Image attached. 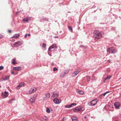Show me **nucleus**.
I'll return each mask as SVG.
<instances>
[{
	"instance_id": "1",
	"label": "nucleus",
	"mask_w": 121,
	"mask_h": 121,
	"mask_svg": "<svg viewBox=\"0 0 121 121\" xmlns=\"http://www.w3.org/2000/svg\"><path fill=\"white\" fill-rule=\"evenodd\" d=\"M94 33L95 39L96 40L99 39L102 37V36L101 33L99 31L95 30Z\"/></svg>"
},
{
	"instance_id": "2",
	"label": "nucleus",
	"mask_w": 121,
	"mask_h": 121,
	"mask_svg": "<svg viewBox=\"0 0 121 121\" xmlns=\"http://www.w3.org/2000/svg\"><path fill=\"white\" fill-rule=\"evenodd\" d=\"M37 96V95L36 94L32 96L30 99V103L33 104L35 101V98Z\"/></svg>"
},
{
	"instance_id": "3",
	"label": "nucleus",
	"mask_w": 121,
	"mask_h": 121,
	"mask_svg": "<svg viewBox=\"0 0 121 121\" xmlns=\"http://www.w3.org/2000/svg\"><path fill=\"white\" fill-rule=\"evenodd\" d=\"M108 52L111 53H114L116 52L117 50L113 48H109L107 50Z\"/></svg>"
},
{
	"instance_id": "4",
	"label": "nucleus",
	"mask_w": 121,
	"mask_h": 121,
	"mask_svg": "<svg viewBox=\"0 0 121 121\" xmlns=\"http://www.w3.org/2000/svg\"><path fill=\"white\" fill-rule=\"evenodd\" d=\"M80 71V70L79 69H78L76 70L75 72L72 74V76L74 77Z\"/></svg>"
},
{
	"instance_id": "5",
	"label": "nucleus",
	"mask_w": 121,
	"mask_h": 121,
	"mask_svg": "<svg viewBox=\"0 0 121 121\" xmlns=\"http://www.w3.org/2000/svg\"><path fill=\"white\" fill-rule=\"evenodd\" d=\"M80 71V70L79 69H78L76 70L75 72L72 74V76L74 77Z\"/></svg>"
},
{
	"instance_id": "6",
	"label": "nucleus",
	"mask_w": 121,
	"mask_h": 121,
	"mask_svg": "<svg viewBox=\"0 0 121 121\" xmlns=\"http://www.w3.org/2000/svg\"><path fill=\"white\" fill-rule=\"evenodd\" d=\"M80 71V70L79 69H78L76 70L75 72L72 74V76L74 77Z\"/></svg>"
},
{
	"instance_id": "7",
	"label": "nucleus",
	"mask_w": 121,
	"mask_h": 121,
	"mask_svg": "<svg viewBox=\"0 0 121 121\" xmlns=\"http://www.w3.org/2000/svg\"><path fill=\"white\" fill-rule=\"evenodd\" d=\"M55 48H56V45L55 44H53L49 48L48 50L50 52L52 51H53V49Z\"/></svg>"
},
{
	"instance_id": "8",
	"label": "nucleus",
	"mask_w": 121,
	"mask_h": 121,
	"mask_svg": "<svg viewBox=\"0 0 121 121\" xmlns=\"http://www.w3.org/2000/svg\"><path fill=\"white\" fill-rule=\"evenodd\" d=\"M53 101L55 103L58 104L61 102V100L60 99L55 98V99L53 100Z\"/></svg>"
},
{
	"instance_id": "9",
	"label": "nucleus",
	"mask_w": 121,
	"mask_h": 121,
	"mask_svg": "<svg viewBox=\"0 0 121 121\" xmlns=\"http://www.w3.org/2000/svg\"><path fill=\"white\" fill-rule=\"evenodd\" d=\"M10 76H5L4 77H3L1 79H0V81H5L6 80H8L9 79Z\"/></svg>"
},
{
	"instance_id": "10",
	"label": "nucleus",
	"mask_w": 121,
	"mask_h": 121,
	"mask_svg": "<svg viewBox=\"0 0 121 121\" xmlns=\"http://www.w3.org/2000/svg\"><path fill=\"white\" fill-rule=\"evenodd\" d=\"M58 96V94L56 92H54L52 95V98H56Z\"/></svg>"
},
{
	"instance_id": "11",
	"label": "nucleus",
	"mask_w": 121,
	"mask_h": 121,
	"mask_svg": "<svg viewBox=\"0 0 121 121\" xmlns=\"http://www.w3.org/2000/svg\"><path fill=\"white\" fill-rule=\"evenodd\" d=\"M98 101L97 99L92 100L91 102V104L92 105L94 106L96 104Z\"/></svg>"
},
{
	"instance_id": "12",
	"label": "nucleus",
	"mask_w": 121,
	"mask_h": 121,
	"mask_svg": "<svg viewBox=\"0 0 121 121\" xmlns=\"http://www.w3.org/2000/svg\"><path fill=\"white\" fill-rule=\"evenodd\" d=\"M37 90V89L36 88H33L30 89L29 91V93L30 94L33 93Z\"/></svg>"
},
{
	"instance_id": "13",
	"label": "nucleus",
	"mask_w": 121,
	"mask_h": 121,
	"mask_svg": "<svg viewBox=\"0 0 121 121\" xmlns=\"http://www.w3.org/2000/svg\"><path fill=\"white\" fill-rule=\"evenodd\" d=\"M120 105V104L119 102H116L114 104V105L116 108H119V106Z\"/></svg>"
},
{
	"instance_id": "14",
	"label": "nucleus",
	"mask_w": 121,
	"mask_h": 121,
	"mask_svg": "<svg viewBox=\"0 0 121 121\" xmlns=\"http://www.w3.org/2000/svg\"><path fill=\"white\" fill-rule=\"evenodd\" d=\"M81 110V109L80 107H78L73 109V111L75 112L80 111Z\"/></svg>"
},
{
	"instance_id": "15",
	"label": "nucleus",
	"mask_w": 121,
	"mask_h": 121,
	"mask_svg": "<svg viewBox=\"0 0 121 121\" xmlns=\"http://www.w3.org/2000/svg\"><path fill=\"white\" fill-rule=\"evenodd\" d=\"M22 44L21 43L20 41L15 43L13 44V46H15V47H17L20 45Z\"/></svg>"
},
{
	"instance_id": "16",
	"label": "nucleus",
	"mask_w": 121,
	"mask_h": 121,
	"mask_svg": "<svg viewBox=\"0 0 121 121\" xmlns=\"http://www.w3.org/2000/svg\"><path fill=\"white\" fill-rule=\"evenodd\" d=\"M21 68L20 67H14L13 68V69L16 71H20L21 69Z\"/></svg>"
},
{
	"instance_id": "17",
	"label": "nucleus",
	"mask_w": 121,
	"mask_h": 121,
	"mask_svg": "<svg viewBox=\"0 0 121 121\" xmlns=\"http://www.w3.org/2000/svg\"><path fill=\"white\" fill-rule=\"evenodd\" d=\"M50 94L49 93H48L45 95V97L44 98V100H46L49 98L50 96Z\"/></svg>"
},
{
	"instance_id": "18",
	"label": "nucleus",
	"mask_w": 121,
	"mask_h": 121,
	"mask_svg": "<svg viewBox=\"0 0 121 121\" xmlns=\"http://www.w3.org/2000/svg\"><path fill=\"white\" fill-rule=\"evenodd\" d=\"M24 85V84L23 83H21L17 87V89H19L20 87Z\"/></svg>"
},
{
	"instance_id": "19",
	"label": "nucleus",
	"mask_w": 121,
	"mask_h": 121,
	"mask_svg": "<svg viewBox=\"0 0 121 121\" xmlns=\"http://www.w3.org/2000/svg\"><path fill=\"white\" fill-rule=\"evenodd\" d=\"M2 96H3V95H4V97H6L8 95V92L6 91H5L4 92V94H3V93H2Z\"/></svg>"
},
{
	"instance_id": "20",
	"label": "nucleus",
	"mask_w": 121,
	"mask_h": 121,
	"mask_svg": "<svg viewBox=\"0 0 121 121\" xmlns=\"http://www.w3.org/2000/svg\"><path fill=\"white\" fill-rule=\"evenodd\" d=\"M19 36L20 35L19 34H17L14 35L12 37L17 39L19 38Z\"/></svg>"
},
{
	"instance_id": "21",
	"label": "nucleus",
	"mask_w": 121,
	"mask_h": 121,
	"mask_svg": "<svg viewBox=\"0 0 121 121\" xmlns=\"http://www.w3.org/2000/svg\"><path fill=\"white\" fill-rule=\"evenodd\" d=\"M71 119L72 121H77V119L76 117H72Z\"/></svg>"
},
{
	"instance_id": "22",
	"label": "nucleus",
	"mask_w": 121,
	"mask_h": 121,
	"mask_svg": "<svg viewBox=\"0 0 121 121\" xmlns=\"http://www.w3.org/2000/svg\"><path fill=\"white\" fill-rule=\"evenodd\" d=\"M111 77V76H109L105 78L104 80V82H105V81L106 80L110 79Z\"/></svg>"
},
{
	"instance_id": "23",
	"label": "nucleus",
	"mask_w": 121,
	"mask_h": 121,
	"mask_svg": "<svg viewBox=\"0 0 121 121\" xmlns=\"http://www.w3.org/2000/svg\"><path fill=\"white\" fill-rule=\"evenodd\" d=\"M15 59H13L12 62V63L13 65H15L17 64V62L15 61Z\"/></svg>"
},
{
	"instance_id": "24",
	"label": "nucleus",
	"mask_w": 121,
	"mask_h": 121,
	"mask_svg": "<svg viewBox=\"0 0 121 121\" xmlns=\"http://www.w3.org/2000/svg\"><path fill=\"white\" fill-rule=\"evenodd\" d=\"M15 100V99H14L13 98L11 99V100H10L8 102V103L9 104L12 103V102Z\"/></svg>"
},
{
	"instance_id": "25",
	"label": "nucleus",
	"mask_w": 121,
	"mask_h": 121,
	"mask_svg": "<svg viewBox=\"0 0 121 121\" xmlns=\"http://www.w3.org/2000/svg\"><path fill=\"white\" fill-rule=\"evenodd\" d=\"M78 93L80 94L83 95L84 93V92L83 91H80L78 92Z\"/></svg>"
},
{
	"instance_id": "26",
	"label": "nucleus",
	"mask_w": 121,
	"mask_h": 121,
	"mask_svg": "<svg viewBox=\"0 0 121 121\" xmlns=\"http://www.w3.org/2000/svg\"><path fill=\"white\" fill-rule=\"evenodd\" d=\"M23 21L26 22H28V19L27 18L24 19H23Z\"/></svg>"
},
{
	"instance_id": "27",
	"label": "nucleus",
	"mask_w": 121,
	"mask_h": 121,
	"mask_svg": "<svg viewBox=\"0 0 121 121\" xmlns=\"http://www.w3.org/2000/svg\"><path fill=\"white\" fill-rule=\"evenodd\" d=\"M69 70L68 69H67L65 71V75L67 73L69 72Z\"/></svg>"
},
{
	"instance_id": "28",
	"label": "nucleus",
	"mask_w": 121,
	"mask_h": 121,
	"mask_svg": "<svg viewBox=\"0 0 121 121\" xmlns=\"http://www.w3.org/2000/svg\"><path fill=\"white\" fill-rule=\"evenodd\" d=\"M46 111L48 113H50V110L48 108H47Z\"/></svg>"
},
{
	"instance_id": "29",
	"label": "nucleus",
	"mask_w": 121,
	"mask_h": 121,
	"mask_svg": "<svg viewBox=\"0 0 121 121\" xmlns=\"http://www.w3.org/2000/svg\"><path fill=\"white\" fill-rule=\"evenodd\" d=\"M76 103H73L71 104H70V106H71V107L73 106H74L76 105Z\"/></svg>"
},
{
	"instance_id": "30",
	"label": "nucleus",
	"mask_w": 121,
	"mask_h": 121,
	"mask_svg": "<svg viewBox=\"0 0 121 121\" xmlns=\"http://www.w3.org/2000/svg\"><path fill=\"white\" fill-rule=\"evenodd\" d=\"M69 29L70 30H71V32H72L73 30L72 29V27L70 26H69L68 27Z\"/></svg>"
},
{
	"instance_id": "31",
	"label": "nucleus",
	"mask_w": 121,
	"mask_h": 121,
	"mask_svg": "<svg viewBox=\"0 0 121 121\" xmlns=\"http://www.w3.org/2000/svg\"><path fill=\"white\" fill-rule=\"evenodd\" d=\"M58 70V69L56 68V67H55L53 68V71H57Z\"/></svg>"
},
{
	"instance_id": "32",
	"label": "nucleus",
	"mask_w": 121,
	"mask_h": 121,
	"mask_svg": "<svg viewBox=\"0 0 121 121\" xmlns=\"http://www.w3.org/2000/svg\"><path fill=\"white\" fill-rule=\"evenodd\" d=\"M87 81L89 82V80L90 79V77L89 76H87L86 77Z\"/></svg>"
},
{
	"instance_id": "33",
	"label": "nucleus",
	"mask_w": 121,
	"mask_h": 121,
	"mask_svg": "<svg viewBox=\"0 0 121 121\" xmlns=\"http://www.w3.org/2000/svg\"><path fill=\"white\" fill-rule=\"evenodd\" d=\"M109 91H107L106 92L104 93L103 94V95H104V96H105V95L108 93H109Z\"/></svg>"
},
{
	"instance_id": "34",
	"label": "nucleus",
	"mask_w": 121,
	"mask_h": 121,
	"mask_svg": "<svg viewBox=\"0 0 121 121\" xmlns=\"http://www.w3.org/2000/svg\"><path fill=\"white\" fill-rule=\"evenodd\" d=\"M66 107L67 108H69L71 107V106H70V105H67Z\"/></svg>"
},
{
	"instance_id": "35",
	"label": "nucleus",
	"mask_w": 121,
	"mask_h": 121,
	"mask_svg": "<svg viewBox=\"0 0 121 121\" xmlns=\"http://www.w3.org/2000/svg\"><path fill=\"white\" fill-rule=\"evenodd\" d=\"M42 46L43 48L45 47H46V44L45 43L43 44Z\"/></svg>"
},
{
	"instance_id": "36",
	"label": "nucleus",
	"mask_w": 121,
	"mask_h": 121,
	"mask_svg": "<svg viewBox=\"0 0 121 121\" xmlns=\"http://www.w3.org/2000/svg\"><path fill=\"white\" fill-rule=\"evenodd\" d=\"M3 69V67L2 66H0V70Z\"/></svg>"
},
{
	"instance_id": "37",
	"label": "nucleus",
	"mask_w": 121,
	"mask_h": 121,
	"mask_svg": "<svg viewBox=\"0 0 121 121\" xmlns=\"http://www.w3.org/2000/svg\"><path fill=\"white\" fill-rule=\"evenodd\" d=\"M4 36L2 35H0V39L3 38Z\"/></svg>"
},
{
	"instance_id": "38",
	"label": "nucleus",
	"mask_w": 121,
	"mask_h": 121,
	"mask_svg": "<svg viewBox=\"0 0 121 121\" xmlns=\"http://www.w3.org/2000/svg\"><path fill=\"white\" fill-rule=\"evenodd\" d=\"M27 35V34H26L25 35V36H24V37L25 38H26Z\"/></svg>"
},
{
	"instance_id": "39",
	"label": "nucleus",
	"mask_w": 121,
	"mask_h": 121,
	"mask_svg": "<svg viewBox=\"0 0 121 121\" xmlns=\"http://www.w3.org/2000/svg\"><path fill=\"white\" fill-rule=\"evenodd\" d=\"M108 63H111V62L110 60H108Z\"/></svg>"
},
{
	"instance_id": "40",
	"label": "nucleus",
	"mask_w": 121,
	"mask_h": 121,
	"mask_svg": "<svg viewBox=\"0 0 121 121\" xmlns=\"http://www.w3.org/2000/svg\"><path fill=\"white\" fill-rule=\"evenodd\" d=\"M41 121H43L44 120V118H41Z\"/></svg>"
},
{
	"instance_id": "41",
	"label": "nucleus",
	"mask_w": 121,
	"mask_h": 121,
	"mask_svg": "<svg viewBox=\"0 0 121 121\" xmlns=\"http://www.w3.org/2000/svg\"><path fill=\"white\" fill-rule=\"evenodd\" d=\"M11 30H8V32L9 33H10L11 32Z\"/></svg>"
},
{
	"instance_id": "42",
	"label": "nucleus",
	"mask_w": 121,
	"mask_h": 121,
	"mask_svg": "<svg viewBox=\"0 0 121 121\" xmlns=\"http://www.w3.org/2000/svg\"><path fill=\"white\" fill-rule=\"evenodd\" d=\"M11 73L12 74H14V72L13 71H12L11 72Z\"/></svg>"
},
{
	"instance_id": "43",
	"label": "nucleus",
	"mask_w": 121,
	"mask_h": 121,
	"mask_svg": "<svg viewBox=\"0 0 121 121\" xmlns=\"http://www.w3.org/2000/svg\"><path fill=\"white\" fill-rule=\"evenodd\" d=\"M28 35L29 36H30V34H28V35Z\"/></svg>"
},
{
	"instance_id": "44",
	"label": "nucleus",
	"mask_w": 121,
	"mask_h": 121,
	"mask_svg": "<svg viewBox=\"0 0 121 121\" xmlns=\"http://www.w3.org/2000/svg\"><path fill=\"white\" fill-rule=\"evenodd\" d=\"M54 64L53 63H52V64H51V65H52V66H53L54 65Z\"/></svg>"
},
{
	"instance_id": "45",
	"label": "nucleus",
	"mask_w": 121,
	"mask_h": 121,
	"mask_svg": "<svg viewBox=\"0 0 121 121\" xmlns=\"http://www.w3.org/2000/svg\"><path fill=\"white\" fill-rule=\"evenodd\" d=\"M86 116H85L84 117L85 118H86Z\"/></svg>"
},
{
	"instance_id": "46",
	"label": "nucleus",
	"mask_w": 121,
	"mask_h": 121,
	"mask_svg": "<svg viewBox=\"0 0 121 121\" xmlns=\"http://www.w3.org/2000/svg\"><path fill=\"white\" fill-rule=\"evenodd\" d=\"M12 40L13 41H15L14 40H13V39H12Z\"/></svg>"
}]
</instances>
